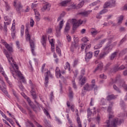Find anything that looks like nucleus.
Returning <instances> with one entry per match:
<instances>
[{
	"label": "nucleus",
	"instance_id": "f257e3e1",
	"mask_svg": "<svg viewBox=\"0 0 127 127\" xmlns=\"http://www.w3.org/2000/svg\"><path fill=\"white\" fill-rule=\"evenodd\" d=\"M113 106L114 102H110L109 106L107 108V113L109 114L108 119L105 123L104 127H117V126L122 124V120L118 118H115L112 121V119L115 117L114 116V111H113Z\"/></svg>",
	"mask_w": 127,
	"mask_h": 127
},
{
	"label": "nucleus",
	"instance_id": "f03ea898",
	"mask_svg": "<svg viewBox=\"0 0 127 127\" xmlns=\"http://www.w3.org/2000/svg\"><path fill=\"white\" fill-rule=\"evenodd\" d=\"M3 53L5 54L6 58L7 59L10 65H11V66H12V68H10V69L13 76L14 77V75L15 74H17L19 78H20V79L22 80L23 83H25L26 81L24 79V77L22 76L21 72L18 70V65L16 64V63L14 62V60H13V58H12V56L8 54V53L7 51H6V50H4Z\"/></svg>",
	"mask_w": 127,
	"mask_h": 127
},
{
	"label": "nucleus",
	"instance_id": "7ed1b4c3",
	"mask_svg": "<svg viewBox=\"0 0 127 127\" xmlns=\"http://www.w3.org/2000/svg\"><path fill=\"white\" fill-rule=\"evenodd\" d=\"M68 21H70L71 23L73 24L72 30L75 31L77 27H79V26L81 25V24H85L87 22V20H79L78 21H77L75 19H69Z\"/></svg>",
	"mask_w": 127,
	"mask_h": 127
},
{
	"label": "nucleus",
	"instance_id": "20e7f679",
	"mask_svg": "<svg viewBox=\"0 0 127 127\" xmlns=\"http://www.w3.org/2000/svg\"><path fill=\"white\" fill-rule=\"evenodd\" d=\"M26 40L27 41H29L32 53L33 55H35V52H34V48H35V44H34V41L30 39V34H29V32H28V29H26Z\"/></svg>",
	"mask_w": 127,
	"mask_h": 127
},
{
	"label": "nucleus",
	"instance_id": "39448f33",
	"mask_svg": "<svg viewBox=\"0 0 127 127\" xmlns=\"http://www.w3.org/2000/svg\"><path fill=\"white\" fill-rule=\"evenodd\" d=\"M13 5L15 7L17 11H20L22 9V6L21 3L18 0H14Z\"/></svg>",
	"mask_w": 127,
	"mask_h": 127
},
{
	"label": "nucleus",
	"instance_id": "423d86ee",
	"mask_svg": "<svg viewBox=\"0 0 127 127\" xmlns=\"http://www.w3.org/2000/svg\"><path fill=\"white\" fill-rule=\"evenodd\" d=\"M111 43H112V42L111 41H109L107 45L103 49V52L105 54H109L110 51H111L113 49L114 45L111 44Z\"/></svg>",
	"mask_w": 127,
	"mask_h": 127
},
{
	"label": "nucleus",
	"instance_id": "0eeeda50",
	"mask_svg": "<svg viewBox=\"0 0 127 127\" xmlns=\"http://www.w3.org/2000/svg\"><path fill=\"white\" fill-rule=\"evenodd\" d=\"M79 41L78 39L74 40V42L71 44V46L70 47V51L71 52H74L77 48H78L79 47Z\"/></svg>",
	"mask_w": 127,
	"mask_h": 127
},
{
	"label": "nucleus",
	"instance_id": "6e6552de",
	"mask_svg": "<svg viewBox=\"0 0 127 127\" xmlns=\"http://www.w3.org/2000/svg\"><path fill=\"white\" fill-rule=\"evenodd\" d=\"M63 22H64L63 20L61 21L59 24V26H57L56 28L57 36H60V32L61 31V29H62V28L63 27L64 24Z\"/></svg>",
	"mask_w": 127,
	"mask_h": 127
},
{
	"label": "nucleus",
	"instance_id": "1a4fd4ad",
	"mask_svg": "<svg viewBox=\"0 0 127 127\" xmlns=\"http://www.w3.org/2000/svg\"><path fill=\"white\" fill-rule=\"evenodd\" d=\"M31 96H32L33 99L34 100L35 103L38 106L39 104L37 101H36V99H37V96H36V93L35 92V90L33 87H31Z\"/></svg>",
	"mask_w": 127,
	"mask_h": 127
},
{
	"label": "nucleus",
	"instance_id": "9d476101",
	"mask_svg": "<svg viewBox=\"0 0 127 127\" xmlns=\"http://www.w3.org/2000/svg\"><path fill=\"white\" fill-rule=\"evenodd\" d=\"M56 76L57 78H62V80L63 81H64L65 80V78H64V76H63L62 75H61V73L60 72V69H59V67H57L56 69Z\"/></svg>",
	"mask_w": 127,
	"mask_h": 127
},
{
	"label": "nucleus",
	"instance_id": "9b49d317",
	"mask_svg": "<svg viewBox=\"0 0 127 127\" xmlns=\"http://www.w3.org/2000/svg\"><path fill=\"white\" fill-rule=\"evenodd\" d=\"M47 75L45 77V87H47V86H48V83H49V78H48V76H50V77H52V75L51 74V73H50V71H47Z\"/></svg>",
	"mask_w": 127,
	"mask_h": 127
},
{
	"label": "nucleus",
	"instance_id": "f8f14e48",
	"mask_svg": "<svg viewBox=\"0 0 127 127\" xmlns=\"http://www.w3.org/2000/svg\"><path fill=\"white\" fill-rule=\"evenodd\" d=\"M93 89H94V88L92 87V85H89L88 83H86L83 86V90L86 92L91 91Z\"/></svg>",
	"mask_w": 127,
	"mask_h": 127
},
{
	"label": "nucleus",
	"instance_id": "ddd939ff",
	"mask_svg": "<svg viewBox=\"0 0 127 127\" xmlns=\"http://www.w3.org/2000/svg\"><path fill=\"white\" fill-rule=\"evenodd\" d=\"M71 3V0H66L63 1L61 2V5L62 6H67V5H70Z\"/></svg>",
	"mask_w": 127,
	"mask_h": 127
},
{
	"label": "nucleus",
	"instance_id": "4468645a",
	"mask_svg": "<svg viewBox=\"0 0 127 127\" xmlns=\"http://www.w3.org/2000/svg\"><path fill=\"white\" fill-rule=\"evenodd\" d=\"M85 48V52H87V50L88 49H90L91 48V45L90 44H82L81 47V49L83 50Z\"/></svg>",
	"mask_w": 127,
	"mask_h": 127
},
{
	"label": "nucleus",
	"instance_id": "2eb2a0df",
	"mask_svg": "<svg viewBox=\"0 0 127 127\" xmlns=\"http://www.w3.org/2000/svg\"><path fill=\"white\" fill-rule=\"evenodd\" d=\"M0 72L1 73V74L4 76L6 81L7 82H8V77H7V76L5 75V73H4V71L3 70V68L2 67H1V65L0 64Z\"/></svg>",
	"mask_w": 127,
	"mask_h": 127
},
{
	"label": "nucleus",
	"instance_id": "dca6fc26",
	"mask_svg": "<svg viewBox=\"0 0 127 127\" xmlns=\"http://www.w3.org/2000/svg\"><path fill=\"white\" fill-rule=\"evenodd\" d=\"M114 72H117L119 70L121 71V70H124V69H126V66L124 65H122L120 67L115 66L114 68Z\"/></svg>",
	"mask_w": 127,
	"mask_h": 127
},
{
	"label": "nucleus",
	"instance_id": "f3484780",
	"mask_svg": "<svg viewBox=\"0 0 127 127\" xmlns=\"http://www.w3.org/2000/svg\"><path fill=\"white\" fill-rule=\"evenodd\" d=\"M106 99L107 101H111V100H115V99H117V96H115L113 94L107 96Z\"/></svg>",
	"mask_w": 127,
	"mask_h": 127
},
{
	"label": "nucleus",
	"instance_id": "a211bd4d",
	"mask_svg": "<svg viewBox=\"0 0 127 127\" xmlns=\"http://www.w3.org/2000/svg\"><path fill=\"white\" fill-rule=\"evenodd\" d=\"M41 43L44 47H45L46 46V38H45V36H44V35H43L42 37Z\"/></svg>",
	"mask_w": 127,
	"mask_h": 127
},
{
	"label": "nucleus",
	"instance_id": "6ab92c4d",
	"mask_svg": "<svg viewBox=\"0 0 127 127\" xmlns=\"http://www.w3.org/2000/svg\"><path fill=\"white\" fill-rule=\"evenodd\" d=\"M103 63H100L98 65L97 67L95 68L94 72L98 71V70L101 71L102 69H103Z\"/></svg>",
	"mask_w": 127,
	"mask_h": 127
},
{
	"label": "nucleus",
	"instance_id": "aec40b11",
	"mask_svg": "<svg viewBox=\"0 0 127 127\" xmlns=\"http://www.w3.org/2000/svg\"><path fill=\"white\" fill-rule=\"evenodd\" d=\"M90 12L91 11H83L79 13V14H81V15H82V16L86 17V16H88L89 14H90Z\"/></svg>",
	"mask_w": 127,
	"mask_h": 127
},
{
	"label": "nucleus",
	"instance_id": "412c9836",
	"mask_svg": "<svg viewBox=\"0 0 127 127\" xmlns=\"http://www.w3.org/2000/svg\"><path fill=\"white\" fill-rule=\"evenodd\" d=\"M123 20H124V16L121 15L120 17H119L118 21L117 24L118 25L122 24V23H123Z\"/></svg>",
	"mask_w": 127,
	"mask_h": 127
},
{
	"label": "nucleus",
	"instance_id": "4be33fe9",
	"mask_svg": "<svg viewBox=\"0 0 127 127\" xmlns=\"http://www.w3.org/2000/svg\"><path fill=\"white\" fill-rule=\"evenodd\" d=\"M93 56V53L92 52H89L86 53L85 59H91Z\"/></svg>",
	"mask_w": 127,
	"mask_h": 127
},
{
	"label": "nucleus",
	"instance_id": "5701e85b",
	"mask_svg": "<svg viewBox=\"0 0 127 127\" xmlns=\"http://www.w3.org/2000/svg\"><path fill=\"white\" fill-rule=\"evenodd\" d=\"M70 23H69V22H67L66 26L64 28V32H68L69 30H70Z\"/></svg>",
	"mask_w": 127,
	"mask_h": 127
},
{
	"label": "nucleus",
	"instance_id": "b1692460",
	"mask_svg": "<svg viewBox=\"0 0 127 127\" xmlns=\"http://www.w3.org/2000/svg\"><path fill=\"white\" fill-rule=\"evenodd\" d=\"M91 34L92 36H95L98 34V31L96 29L92 28L91 29Z\"/></svg>",
	"mask_w": 127,
	"mask_h": 127
},
{
	"label": "nucleus",
	"instance_id": "393cba45",
	"mask_svg": "<svg viewBox=\"0 0 127 127\" xmlns=\"http://www.w3.org/2000/svg\"><path fill=\"white\" fill-rule=\"evenodd\" d=\"M50 6H51L50 4H49V3H47L43 7L42 10H43V11H44V10H46V9H48V8H49Z\"/></svg>",
	"mask_w": 127,
	"mask_h": 127
},
{
	"label": "nucleus",
	"instance_id": "a878e982",
	"mask_svg": "<svg viewBox=\"0 0 127 127\" xmlns=\"http://www.w3.org/2000/svg\"><path fill=\"white\" fill-rule=\"evenodd\" d=\"M73 91H72V89H71V87L69 88V94L68 96L70 99H73Z\"/></svg>",
	"mask_w": 127,
	"mask_h": 127
},
{
	"label": "nucleus",
	"instance_id": "bb28decb",
	"mask_svg": "<svg viewBox=\"0 0 127 127\" xmlns=\"http://www.w3.org/2000/svg\"><path fill=\"white\" fill-rule=\"evenodd\" d=\"M5 47L8 50V51H9L10 52H12V47L9 45L8 44L5 45Z\"/></svg>",
	"mask_w": 127,
	"mask_h": 127
},
{
	"label": "nucleus",
	"instance_id": "cd10ccee",
	"mask_svg": "<svg viewBox=\"0 0 127 127\" xmlns=\"http://www.w3.org/2000/svg\"><path fill=\"white\" fill-rule=\"evenodd\" d=\"M117 55H118V52H115L114 53H113L111 55L110 60H113V59H115V58L117 57Z\"/></svg>",
	"mask_w": 127,
	"mask_h": 127
},
{
	"label": "nucleus",
	"instance_id": "c85d7f7f",
	"mask_svg": "<svg viewBox=\"0 0 127 127\" xmlns=\"http://www.w3.org/2000/svg\"><path fill=\"white\" fill-rule=\"evenodd\" d=\"M13 27H12V33H11V35H12V38H15V28H14V27L13 28Z\"/></svg>",
	"mask_w": 127,
	"mask_h": 127
},
{
	"label": "nucleus",
	"instance_id": "c756f323",
	"mask_svg": "<svg viewBox=\"0 0 127 127\" xmlns=\"http://www.w3.org/2000/svg\"><path fill=\"white\" fill-rule=\"evenodd\" d=\"M107 54L105 53V52H103V53H101L99 56L100 59H104L105 58V56L107 55Z\"/></svg>",
	"mask_w": 127,
	"mask_h": 127
},
{
	"label": "nucleus",
	"instance_id": "7c9ffc66",
	"mask_svg": "<svg viewBox=\"0 0 127 127\" xmlns=\"http://www.w3.org/2000/svg\"><path fill=\"white\" fill-rule=\"evenodd\" d=\"M81 75L78 78L79 81H81V80L82 79V78H83V76L85 75V69L81 70Z\"/></svg>",
	"mask_w": 127,
	"mask_h": 127
},
{
	"label": "nucleus",
	"instance_id": "2f4dec72",
	"mask_svg": "<svg viewBox=\"0 0 127 127\" xmlns=\"http://www.w3.org/2000/svg\"><path fill=\"white\" fill-rule=\"evenodd\" d=\"M84 5V1H81L76 6V8H81Z\"/></svg>",
	"mask_w": 127,
	"mask_h": 127
},
{
	"label": "nucleus",
	"instance_id": "473e14b6",
	"mask_svg": "<svg viewBox=\"0 0 127 127\" xmlns=\"http://www.w3.org/2000/svg\"><path fill=\"white\" fill-rule=\"evenodd\" d=\"M44 113L48 117V118H50V119H51V117L50 116V114H49V112L46 110L44 109Z\"/></svg>",
	"mask_w": 127,
	"mask_h": 127
},
{
	"label": "nucleus",
	"instance_id": "72a5a7b5",
	"mask_svg": "<svg viewBox=\"0 0 127 127\" xmlns=\"http://www.w3.org/2000/svg\"><path fill=\"white\" fill-rule=\"evenodd\" d=\"M64 69L68 70V71H70V64L69 63L67 62L65 64V65L64 66Z\"/></svg>",
	"mask_w": 127,
	"mask_h": 127
},
{
	"label": "nucleus",
	"instance_id": "f704fd0d",
	"mask_svg": "<svg viewBox=\"0 0 127 127\" xmlns=\"http://www.w3.org/2000/svg\"><path fill=\"white\" fill-rule=\"evenodd\" d=\"M5 7L6 8V10H9V9H10V6L9 5V4H8V3L5 2Z\"/></svg>",
	"mask_w": 127,
	"mask_h": 127
},
{
	"label": "nucleus",
	"instance_id": "c9c22d12",
	"mask_svg": "<svg viewBox=\"0 0 127 127\" xmlns=\"http://www.w3.org/2000/svg\"><path fill=\"white\" fill-rule=\"evenodd\" d=\"M111 4L110 3V2L109 1H107L105 3L104 5V8H107L108 7H109V6H111Z\"/></svg>",
	"mask_w": 127,
	"mask_h": 127
},
{
	"label": "nucleus",
	"instance_id": "e433bc0d",
	"mask_svg": "<svg viewBox=\"0 0 127 127\" xmlns=\"http://www.w3.org/2000/svg\"><path fill=\"white\" fill-rule=\"evenodd\" d=\"M1 91L6 95V96H7V91H6V89H5V86L3 87V88H1Z\"/></svg>",
	"mask_w": 127,
	"mask_h": 127
},
{
	"label": "nucleus",
	"instance_id": "4c0bfd02",
	"mask_svg": "<svg viewBox=\"0 0 127 127\" xmlns=\"http://www.w3.org/2000/svg\"><path fill=\"white\" fill-rule=\"evenodd\" d=\"M92 116V111L90 110V108H88L87 110V118L89 119Z\"/></svg>",
	"mask_w": 127,
	"mask_h": 127
},
{
	"label": "nucleus",
	"instance_id": "58836bf2",
	"mask_svg": "<svg viewBox=\"0 0 127 127\" xmlns=\"http://www.w3.org/2000/svg\"><path fill=\"white\" fill-rule=\"evenodd\" d=\"M113 88H114V90H115V91H116L118 93H121V90H120V89L119 88V87H117V85H116L115 84L113 85Z\"/></svg>",
	"mask_w": 127,
	"mask_h": 127
},
{
	"label": "nucleus",
	"instance_id": "ea45409f",
	"mask_svg": "<svg viewBox=\"0 0 127 127\" xmlns=\"http://www.w3.org/2000/svg\"><path fill=\"white\" fill-rule=\"evenodd\" d=\"M77 122L78 124V127H82V124H81V120L80 119V118L77 117Z\"/></svg>",
	"mask_w": 127,
	"mask_h": 127
},
{
	"label": "nucleus",
	"instance_id": "a19ab883",
	"mask_svg": "<svg viewBox=\"0 0 127 127\" xmlns=\"http://www.w3.org/2000/svg\"><path fill=\"white\" fill-rule=\"evenodd\" d=\"M101 105H102L103 106L106 105V99L105 98H102L100 102Z\"/></svg>",
	"mask_w": 127,
	"mask_h": 127
},
{
	"label": "nucleus",
	"instance_id": "79ce46f5",
	"mask_svg": "<svg viewBox=\"0 0 127 127\" xmlns=\"http://www.w3.org/2000/svg\"><path fill=\"white\" fill-rule=\"evenodd\" d=\"M101 47H102V46L100 44H97V45L95 46L94 48V49H100V48H101Z\"/></svg>",
	"mask_w": 127,
	"mask_h": 127
},
{
	"label": "nucleus",
	"instance_id": "37998d69",
	"mask_svg": "<svg viewBox=\"0 0 127 127\" xmlns=\"http://www.w3.org/2000/svg\"><path fill=\"white\" fill-rule=\"evenodd\" d=\"M109 2L111 5H115L116 4V0H110Z\"/></svg>",
	"mask_w": 127,
	"mask_h": 127
},
{
	"label": "nucleus",
	"instance_id": "c03bdc74",
	"mask_svg": "<svg viewBox=\"0 0 127 127\" xmlns=\"http://www.w3.org/2000/svg\"><path fill=\"white\" fill-rule=\"evenodd\" d=\"M81 40L83 41V42H84V44H86V43H87V42L89 41V40H88V38L86 37L83 38Z\"/></svg>",
	"mask_w": 127,
	"mask_h": 127
},
{
	"label": "nucleus",
	"instance_id": "a18cd8bd",
	"mask_svg": "<svg viewBox=\"0 0 127 127\" xmlns=\"http://www.w3.org/2000/svg\"><path fill=\"white\" fill-rule=\"evenodd\" d=\"M106 12H108V9H104L101 10V11L100 12L99 14H104V13H106Z\"/></svg>",
	"mask_w": 127,
	"mask_h": 127
},
{
	"label": "nucleus",
	"instance_id": "49530a36",
	"mask_svg": "<svg viewBox=\"0 0 127 127\" xmlns=\"http://www.w3.org/2000/svg\"><path fill=\"white\" fill-rule=\"evenodd\" d=\"M86 80H87V79L85 78V77L82 78L81 83V85H82V86H83V85H85V83H86Z\"/></svg>",
	"mask_w": 127,
	"mask_h": 127
},
{
	"label": "nucleus",
	"instance_id": "de8ad7c7",
	"mask_svg": "<svg viewBox=\"0 0 127 127\" xmlns=\"http://www.w3.org/2000/svg\"><path fill=\"white\" fill-rule=\"evenodd\" d=\"M91 83H92V84L91 85V87H92V88H94V87H95V86H96V85L95 84V79H93V80L91 81Z\"/></svg>",
	"mask_w": 127,
	"mask_h": 127
},
{
	"label": "nucleus",
	"instance_id": "09e8293b",
	"mask_svg": "<svg viewBox=\"0 0 127 127\" xmlns=\"http://www.w3.org/2000/svg\"><path fill=\"white\" fill-rule=\"evenodd\" d=\"M101 1H100V0H98L94 2H93L91 4V5H96V4H98V3H100Z\"/></svg>",
	"mask_w": 127,
	"mask_h": 127
},
{
	"label": "nucleus",
	"instance_id": "8fccbe9b",
	"mask_svg": "<svg viewBox=\"0 0 127 127\" xmlns=\"http://www.w3.org/2000/svg\"><path fill=\"white\" fill-rule=\"evenodd\" d=\"M34 11L35 12V15H37V16L40 15V14L39 13V12H38V11L36 9H34Z\"/></svg>",
	"mask_w": 127,
	"mask_h": 127
},
{
	"label": "nucleus",
	"instance_id": "3c124183",
	"mask_svg": "<svg viewBox=\"0 0 127 127\" xmlns=\"http://www.w3.org/2000/svg\"><path fill=\"white\" fill-rule=\"evenodd\" d=\"M100 77L101 79H107V76L105 75L104 74H101Z\"/></svg>",
	"mask_w": 127,
	"mask_h": 127
},
{
	"label": "nucleus",
	"instance_id": "603ef678",
	"mask_svg": "<svg viewBox=\"0 0 127 127\" xmlns=\"http://www.w3.org/2000/svg\"><path fill=\"white\" fill-rule=\"evenodd\" d=\"M99 53H100V51L97 50L94 52V56H95V57H97V56H98V55H99Z\"/></svg>",
	"mask_w": 127,
	"mask_h": 127
},
{
	"label": "nucleus",
	"instance_id": "864d4df0",
	"mask_svg": "<svg viewBox=\"0 0 127 127\" xmlns=\"http://www.w3.org/2000/svg\"><path fill=\"white\" fill-rule=\"evenodd\" d=\"M66 39L68 42H71V36L69 35L66 36Z\"/></svg>",
	"mask_w": 127,
	"mask_h": 127
},
{
	"label": "nucleus",
	"instance_id": "5fc2aeb1",
	"mask_svg": "<svg viewBox=\"0 0 127 127\" xmlns=\"http://www.w3.org/2000/svg\"><path fill=\"white\" fill-rule=\"evenodd\" d=\"M33 25H34V21H33V19H31L30 26L31 27H33Z\"/></svg>",
	"mask_w": 127,
	"mask_h": 127
},
{
	"label": "nucleus",
	"instance_id": "6e6d98bb",
	"mask_svg": "<svg viewBox=\"0 0 127 127\" xmlns=\"http://www.w3.org/2000/svg\"><path fill=\"white\" fill-rule=\"evenodd\" d=\"M105 41H107V39H104L102 40L100 42V44L101 45V46H102V45H103V44H104V43L105 42Z\"/></svg>",
	"mask_w": 127,
	"mask_h": 127
},
{
	"label": "nucleus",
	"instance_id": "4d7b16f0",
	"mask_svg": "<svg viewBox=\"0 0 127 127\" xmlns=\"http://www.w3.org/2000/svg\"><path fill=\"white\" fill-rule=\"evenodd\" d=\"M112 64H111V63H108L106 65V67H105V70H107L108 69V67L109 66H111Z\"/></svg>",
	"mask_w": 127,
	"mask_h": 127
},
{
	"label": "nucleus",
	"instance_id": "13d9d810",
	"mask_svg": "<svg viewBox=\"0 0 127 127\" xmlns=\"http://www.w3.org/2000/svg\"><path fill=\"white\" fill-rule=\"evenodd\" d=\"M3 29H4V32H7V28H6V25L4 24Z\"/></svg>",
	"mask_w": 127,
	"mask_h": 127
},
{
	"label": "nucleus",
	"instance_id": "bf43d9fd",
	"mask_svg": "<svg viewBox=\"0 0 127 127\" xmlns=\"http://www.w3.org/2000/svg\"><path fill=\"white\" fill-rule=\"evenodd\" d=\"M122 86V87H124L125 90H126L127 91V85L124 83Z\"/></svg>",
	"mask_w": 127,
	"mask_h": 127
},
{
	"label": "nucleus",
	"instance_id": "052dcab7",
	"mask_svg": "<svg viewBox=\"0 0 127 127\" xmlns=\"http://www.w3.org/2000/svg\"><path fill=\"white\" fill-rule=\"evenodd\" d=\"M78 60H75L73 64V67H75L77 64H78Z\"/></svg>",
	"mask_w": 127,
	"mask_h": 127
},
{
	"label": "nucleus",
	"instance_id": "680f3d73",
	"mask_svg": "<svg viewBox=\"0 0 127 127\" xmlns=\"http://www.w3.org/2000/svg\"><path fill=\"white\" fill-rule=\"evenodd\" d=\"M70 8L75 9L77 8V6H76V5L75 4H71L70 6Z\"/></svg>",
	"mask_w": 127,
	"mask_h": 127
},
{
	"label": "nucleus",
	"instance_id": "e2e57ef3",
	"mask_svg": "<svg viewBox=\"0 0 127 127\" xmlns=\"http://www.w3.org/2000/svg\"><path fill=\"white\" fill-rule=\"evenodd\" d=\"M72 86L74 89H77V86L76 85V83H75V81L72 82Z\"/></svg>",
	"mask_w": 127,
	"mask_h": 127
},
{
	"label": "nucleus",
	"instance_id": "0e129e2a",
	"mask_svg": "<svg viewBox=\"0 0 127 127\" xmlns=\"http://www.w3.org/2000/svg\"><path fill=\"white\" fill-rule=\"evenodd\" d=\"M47 33H52V29L51 28H49L47 30Z\"/></svg>",
	"mask_w": 127,
	"mask_h": 127
},
{
	"label": "nucleus",
	"instance_id": "69168bd1",
	"mask_svg": "<svg viewBox=\"0 0 127 127\" xmlns=\"http://www.w3.org/2000/svg\"><path fill=\"white\" fill-rule=\"evenodd\" d=\"M1 43H2V44L3 45H4L5 46V45H6V44H7V43H6V42H5L4 40H1Z\"/></svg>",
	"mask_w": 127,
	"mask_h": 127
},
{
	"label": "nucleus",
	"instance_id": "338daca9",
	"mask_svg": "<svg viewBox=\"0 0 127 127\" xmlns=\"http://www.w3.org/2000/svg\"><path fill=\"white\" fill-rule=\"evenodd\" d=\"M32 8H34V7H36V6H37V4H34V3H32Z\"/></svg>",
	"mask_w": 127,
	"mask_h": 127
},
{
	"label": "nucleus",
	"instance_id": "774afa93",
	"mask_svg": "<svg viewBox=\"0 0 127 127\" xmlns=\"http://www.w3.org/2000/svg\"><path fill=\"white\" fill-rule=\"evenodd\" d=\"M44 19L45 20H48V21H49L50 20V18H49V17H44Z\"/></svg>",
	"mask_w": 127,
	"mask_h": 127
}]
</instances>
